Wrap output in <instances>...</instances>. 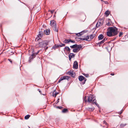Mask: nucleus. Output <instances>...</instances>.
Listing matches in <instances>:
<instances>
[{"instance_id": "nucleus-4", "label": "nucleus", "mask_w": 128, "mask_h": 128, "mask_svg": "<svg viewBox=\"0 0 128 128\" xmlns=\"http://www.w3.org/2000/svg\"><path fill=\"white\" fill-rule=\"evenodd\" d=\"M48 44V43L45 41H42L40 42L38 46L41 48H43L46 47Z\"/></svg>"}, {"instance_id": "nucleus-8", "label": "nucleus", "mask_w": 128, "mask_h": 128, "mask_svg": "<svg viewBox=\"0 0 128 128\" xmlns=\"http://www.w3.org/2000/svg\"><path fill=\"white\" fill-rule=\"evenodd\" d=\"M78 63L77 62L75 61L74 62L73 65V68L74 69H77L78 68Z\"/></svg>"}, {"instance_id": "nucleus-6", "label": "nucleus", "mask_w": 128, "mask_h": 128, "mask_svg": "<svg viewBox=\"0 0 128 128\" xmlns=\"http://www.w3.org/2000/svg\"><path fill=\"white\" fill-rule=\"evenodd\" d=\"M69 79V77L67 76H64L61 77L59 80L58 82H60L62 80H64L66 79L68 80Z\"/></svg>"}, {"instance_id": "nucleus-32", "label": "nucleus", "mask_w": 128, "mask_h": 128, "mask_svg": "<svg viewBox=\"0 0 128 128\" xmlns=\"http://www.w3.org/2000/svg\"><path fill=\"white\" fill-rule=\"evenodd\" d=\"M8 60H9L11 63L12 62V61L10 59H8Z\"/></svg>"}, {"instance_id": "nucleus-17", "label": "nucleus", "mask_w": 128, "mask_h": 128, "mask_svg": "<svg viewBox=\"0 0 128 128\" xmlns=\"http://www.w3.org/2000/svg\"><path fill=\"white\" fill-rule=\"evenodd\" d=\"M96 35L95 34H92L90 35V40L92 39H93L95 36Z\"/></svg>"}, {"instance_id": "nucleus-38", "label": "nucleus", "mask_w": 128, "mask_h": 128, "mask_svg": "<svg viewBox=\"0 0 128 128\" xmlns=\"http://www.w3.org/2000/svg\"><path fill=\"white\" fill-rule=\"evenodd\" d=\"M110 75H112V76H114V73H111L110 74Z\"/></svg>"}, {"instance_id": "nucleus-35", "label": "nucleus", "mask_w": 128, "mask_h": 128, "mask_svg": "<svg viewBox=\"0 0 128 128\" xmlns=\"http://www.w3.org/2000/svg\"><path fill=\"white\" fill-rule=\"evenodd\" d=\"M9 54H14V53L12 52H10V53H9Z\"/></svg>"}, {"instance_id": "nucleus-34", "label": "nucleus", "mask_w": 128, "mask_h": 128, "mask_svg": "<svg viewBox=\"0 0 128 128\" xmlns=\"http://www.w3.org/2000/svg\"><path fill=\"white\" fill-rule=\"evenodd\" d=\"M104 42L103 41V40H102V41H101L100 42V44H102V43H103Z\"/></svg>"}, {"instance_id": "nucleus-31", "label": "nucleus", "mask_w": 128, "mask_h": 128, "mask_svg": "<svg viewBox=\"0 0 128 128\" xmlns=\"http://www.w3.org/2000/svg\"><path fill=\"white\" fill-rule=\"evenodd\" d=\"M57 108L59 109H61L62 108V106H57Z\"/></svg>"}, {"instance_id": "nucleus-25", "label": "nucleus", "mask_w": 128, "mask_h": 128, "mask_svg": "<svg viewBox=\"0 0 128 128\" xmlns=\"http://www.w3.org/2000/svg\"><path fill=\"white\" fill-rule=\"evenodd\" d=\"M111 24V22H110V20L109 21V22H107V24L108 26H110Z\"/></svg>"}, {"instance_id": "nucleus-10", "label": "nucleus", "mask_w": 128, "mask_h": 128, "mask_svg": "<svg viewBox=\"0 0 128 128\" xmlns=\"http://www.w3.org/2000/svg\"><path fill=\"white\" fill-rule=\"evenodd\" d=\"M78 79L80 81H82L83 80H86V78H84L82 76H80L79 77Z\"/></svg>"}, {"instance_id": "nucleus-39", "label": "nucleus", "mask_w": 128, "mask_h": 128, "mask_svg": "<svg viewBox=\"0 0 128 128\" xmlns=\"http://www.w3.org/2000/svg\"><path fill=\"white\" fill-rule=\"evenodd\" d=\"M84 101L85 102H86V100H85V98H84Z\"/></svg>"}, {"instance_id": "nucleus-18", "label": "nucleus", "mask_w": 128, "mask_h": 128, "mask_svg": "<svg viewBox=\"0 0 128 128\" xmlns=\"http://www.w3.org/2000/svg\"><path fill=\"white\" fill-rule=\"evenodd\" d=\"M104 36L102 34H100V35L98 37V39L99 40H101L103 38Z\"/></svg>"}, {"instance_id": "nucleus-29", "label": "nucleus", "mask_w": 128, "mask_h": 128, "mask_svg": "<svg viewBox=\"0 0 128 128\" xmlns=\"http://www.w3.org/2000/svg\"><path fill=\"white\" fill-rule=\"evenodd\" d=\"M125 125H126V124H120V126H121L122 127H123Z\"/></svg>"}, {"instance_id": "nucleus-16", "label": "nucleus", "mask_w": 128, "mask_h": 128, "mask_svg": "<svg viewBox=\"0 0 128 128\" xmlns=\"http://www.w3.org/2000/svg\"><path fill=\"white\" fill-rule=\"evenodd\" d=\"M58 94V92H56L54 91V92H53V95L52 96L54 97H56V96L57 94Z\"/></svg>"}, {"instance_id": "nucleus-24", "label": "nucleus", "mask_w": 128, "mask_h": 128, "mask_svg": "<svg viewBox=\"0 0 128 128\" xmlns=\"http://www.w3.org/2000/svg\"><path fill=\"white\" fill-rule=\"evenodd\" d=\"M109 12L108 11H106L105 12V14L107 16H108L109 15Z\"/></svg>"}, {"instance_id": "nucleus-23", "label": "nucleus", "mask_w": 128, "mask_h": 128, "mask_svg": "<svg viewBox=\"0 0 128 128\" xmlns=\"http://www.w3.org/2000/svg\"><path fill=\"white\" fill-rule=\"evenodd\" d=\"M67 111V109L66 108H65L62 110V112H66Z\"/></svg>"}, {"instance_id": "nucleus-27", "label": "nucleus", "mask_w": 128, "mask_h": 128, "mask_svg": "<svg viewBox=\"0 0 128 128\" xmlns=\"http://www.w3.org/2000/svg\"><path fill=\"white\" fill-rule=\"evenodd\" d=\"M65 46V45L64 44H62L61 45H59V46L60 47H62V46Z\"/></svg>"}, {"instance_id": "nucleus-14", "label": "nucleus", "mask_w": 128, "mask_h": 128, "mask_svg": "<svg viewBox=\"0 0 128 128\" xmlns=\"http://www.w3.org/2000/svg\"><path fill=\"white\" fill-rule=\"evenodd\" d=\"M102 23L98 21L97 22L96 25V26L97 28L99 27L100 26L102 25Z\"/></svg>"}, {"instance_id": "nucleus-11", "label": "nucleus", "mask_w": 128, "mask_h": 128, "mask_svg": "<svg viewBox=\"0 0 128 128\" xmlns=\"http://www.w3.org/2000/svg\"><path fill=\"white\" fill-rule=\"evenodd\" d=\"M74 55L73 53H70L69 55V60H71V59L72 58H74Z\"/></svg>"}, {"instance_id": "nucleus-26", "label": "nucleus", "mask_w": 128, "mask_h": 128, "mask_svg": "<svg viewBox=\"0 0 128 128\" xmlns=\"http://www.w3.org/2000/svg\"><path fill=\"white\" fill-rule=\"evenodd\" d=\"M123 34V33L122 32H120L119 33V36L120 37H121L122 36Z\"/></svg>"}, {"instance_id": "nucleus-9", "label": "nucleus", "mask_w": 128, "mask_h": 128, "mask_svg": "<svg viewBox=\"0 0 128 128\" xmlns=\"http://www.w3.org/2000/svg\"><path fill=\"white\" fill-rule=\"evenodd\" d=\"M50 30L49 29L46 30H44V32L45 34L48 35L50 34Z\"/></svg>"}, {"instance_id": "nucleus-43", "label": "nucleus", "mask_w": 128, "mask_h": 128, "mask_svg": "<svg viewBox=\"0 0 128 128\" xmlns=\"http://www.w3.org/2000/svg\"><path fill=\"white\" fill-rule=\"evenodd\" d=\"M39 92H40V91H39Z\"/></svg>"}, {"instance_id": "nucleus-30", "label": "nucleus", "mask_w": 128, "mask_h": 128, "mask_svg": "<svg viewBox=\"0 0 128 128\" xmlns=\"http://www.w3.org/2000/svg\"><path fill=\"white\" fill-rule=\"evenodd\" d=\"M102 1H104V3L105 4H108V2H107V1H103L102 0H101Z\"/></svg>"}, {"instance_id": "nucleus-13", "label": "nucleus", "mask_w": 128, "mask_h": 128, "mask_svg": "<svg viewBox=\"0 0 128 128\" xmlns=\"http://www.w3.org/2000/svg\"><path fill=\"white\" fill-rule=\"evenodd\" d=\"M64 51L66 50L70 52V48L68 46H66L64 49Z\"/></svg>"}, {"instance_id": "nucleus-22", "label": "nucleus", "mask_w": 128, "mask_h": 128, "mask_svg": "<svg viewBox=\"0 0 128 128\" xmlns=\"http://www.w3.org/2000/svg\"><path fill=\"white\" fill-rule=\"evenodd\" d=\"M30 116L29 115H28L25 116V118L26 119H28L30 117Z\"/></svg>"}, {"instance_id": "nucleus-36", "label": "nucleus", "mask_w": 128, "mask_h": 128, "mask_svg": "<svg viewBox=\"0 0 128 128\" xmlns=\"http://www.w3.org/2000/svg\"><path fill=\"white\" fill-rule=\"evenodd\" d=\"M84 75L86 77H88V74H84Z\"/></svg>"}, {"instance_id": "nucleus-41", "label": "nucleus", "mask_w": 128, "mask_h": 128, "mask_svg": "<svg viewBox=\"0 0 128 128\" xmlns=\"http://www.w3.org/2000/svg\"><path fill=\"white\" fill-rule=\"evenodd\" d=\"M94 108H91V110L92 111L93 110H94Z\"/></svg>"}, {"instance_id": "nucleus-28", "label": "nucleus", "mask_w": 128, "mask_h": 128, "mask_svg": "<svg viewBox=\"0 0 128 128\" xmlns=\"http://www.w3.org/2000/svg\"><path fill=\"white\" fill-rule=\"evenodd\" d=\"M54 10H53L52 11H51V10H50L49 11H50V12L52 14H53V13L54 12Z\"/></svg>"}, {"instance_id": "nucleus-12", "label": "nucleus", "mask_w": 128, "mask_h": 128, "mask_svg": "<svg viewBox=\"0 0 128 128\" xmlns=\"http://www.w3.org/2000/svg\"><path fill=\"white\" fill-rule=\"evenodd\" d=\"M83 40H86L88 41L90 40V37L88 36H85L83 39Z\"/></svg>"}, {"instance_id": "nucleus-19", "label": "nucleus", "mask_w": 128, "mask_h": 128, "mask_svg": "<svg viewBox=\"0 0 128 128\" xmlns=\"http://www.w3.org/2000/svg\"><path fill=\"white\" fill-rule=\"evenodd\" d=\"M78 46L76 44H75L72 46H70V47L72 48H75L77 47Z\"/></svg>"}, {"instance_id": "nucleus-2", "label": "nucleus", "mask_w": 128, "mask_h": 128, "mask_svg": "<svg viewBox=\"0 0 128 128\" xmlns=\"http://www.w3.org/2000/svg\"><path fill=\"white\" fill-rule=\"evenodd\" d=\"M50 24L53 29L55 31L58 32V30L56 27V21L54 20H51Z\"/></svg>"}, {"instance_id": "nucleus-42", "label": "nucleus", "mask_w": 128, "mask_h": 128, "mask_svg": "<svg viewBox=\"0 0 128 128\" xmlns=\"http://www.w3.org/2000/svg\"><path fill=\"white\" fill-rule=\"evenodd\" d=\"M48 48V47H46V50Z\"/></svg>"}, {"instance_id": "nucleus-40", "label": "nucleus", "mask_w": 128, "mask_h": 128, "mask_svg": "<svg viewBox=\"0 0 128 128\" xmlns=\"http://www.w3.org/2000/svg\"><path fill=\"white\" fill-rule=\"evenodd\" d=\"M104 42H105V38H104L103 40H102Z\"/></svg>"}, {"instance_id": "nucleus-5", "label": "nucleus", "mask_w": 128, "mask_h": 128, "mask_svg": "<svg viewBox=\"0 0 128 128\" xmlns=\"http://www.w3.org/2000/svg\"><path fill=\"white\" fill-rule=\"evenodd\" d=\"M82 46L80 45H79L78 46L73 49V51L74 52H78L82 48Z\"/></svg>"}, {"instance_id": "nucleus-21", "label": "nucleus", "mask_w": 128, "mask_h": 128, "mask_svg": "<svg viewBox=\"0 0 128 128\" xmlns=\"http://www.w3.org/2000/svg\"><path fill=\"white\" fill-rule=\"evenodd\" d=\"M37 54V53L35 54L34 53H33L32 55L30 57V58H34L35 57L36 55Z\"/></svg>"}, {"instance_id": "nucleus-20", "label": "nucleus", "mask_w": 128, "mask_h": 128, "mask_svg": "<svg viewBox=\"0 0 128 128\" xmlns=\"http://www.w3.org/2000/svg\"><path fill=\"white\" fill-rule=\"evenodd\" d=\"M68 74L72 76V77H74L73 74V72L71 71H70L68 72Z\"/></svg>"}, {"instance_id": "nucleus-7", "label": "nucleus", "mask_w": 128, "mask_h": 128, "mask_svg": "<svg viewBox=\"0 0 128 128\" xmlns=\"http://www.w3.org/2000/svg\"><path fill=\"white\" fill-rule=\"evenodd\" d=\"M70 42L75 43V41L70 39L66 40L64 41V42L66 44Z\"/></svg>"}, {"instance_id": "nucleus-37", "label": "nucleus", "mask_w": 128, "mask_h": 128, "mask_svg": "<svg viewBox=\"0 0 128 128\" xmlns=\"http://www.w3.org/2000/svg\"><path fill=\"white\" fill-rule=\"evenodd\" d=\"M81 34V33H79L78 34H77V35L78 36H80L81 35V34Z\"/></svg>"}, {"instance_id": "nucleus-3", "label": "nucleus", "mask_w": 128, "mask_h": 128, "mask_svg": "<svg viewBox=\"0 0 128 128\" xmlns=\"http://www.w3.org/2000/svg\"><path fill=\"white\" fill-rule=\"evenodd\" d=\"M95 100V98L94 96L93 95H91L90 96L88 97V101L90 103H92L94 102L95 103V104L97 105V103H96Z\"/></svg>"}, {"instance_id": "nucleus-33", "label": "nucleus", "mask_w": 128, "mask_h": 128, "mask_svg": "<svg viewBox=\"0 0 128 128\" xmlns=\"http://www.w3.org/2000/svg\"><path fill=\"white\" fill-rule=\"evenodd\" d=\"M104 123L106 125H108V124L104 120Z\"/></svg>"}, {"instance_id": "nucleus-1", "label": "nucleus", "mask_w": 128, "mask_h": 128, "mask_svg": "<svg viewBox=\"0 0 128 128\" xmlns=\"http://www.w3.org/2000/svg\"><path fill=\"white\" fill-rule=\"evenodd\" d=\"M108 30L107 35L109 36H115L118 33V29L116 27H110L108 29Z\"/></svg>"}, {"instance_id": "nucleus-15", "label": "nucleus", "mask_w": 128, "mask_h": 128, "mask_svg": "<svg viewBox=\"0 0 128 128\" xmlns=\"http://www.w3.org/2000/svg\"><path fill=\"white\" fill-rule=\"evenodd\" d=\"M43 35V33L42 32H39L38 35V37L39 38H41L42 36Z\"/></svg>"}]
</instances>
